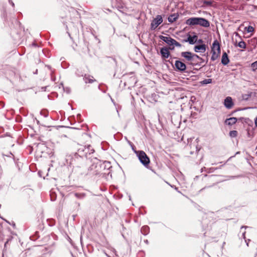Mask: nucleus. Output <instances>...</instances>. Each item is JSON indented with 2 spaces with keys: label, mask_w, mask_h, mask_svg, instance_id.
Here are the masks:
<instances>
[{
  "label": "nucleus",
  "mask_w": 257,
  "mask_h": 257,
  "mask_svg": "<svg viewBox=\"0 0 257 257\" xmlns=\"http://www.w3.org/2000/svg\"><path fill=\"white\" fill-rule=\"evenodd\" d=\"M94 152V149L90 145H80L77 149V152L76 153V154L81 158L85 157L87 158L88 156L91 154H93Z\"/></svg>",
  "instance_id": "nucleus-1"
},
{
  "label": "nucleus",
  "mask_w": 257,
  "mask_h": 257,
  "mask_svg": "<svg viewBox=\"0 0 257 257\" xmlns=\"http://www.w3.org/2000/svg\"><path fill=\"white\" fill-rule=\"evenodd\" d=\"M100 162L96 158H94L92 165L88 169V174L92 175H96L100 172Z\"/></svg>",
  "instance_id": "nucleus-2"
},
{
  "label": "nucleus",
  "mask_w": 257,
  "mask_h": 257,
  "mask_svg": "<svg viewBox=\"0 0 257 257\" xmlns=\"http://www.w3.org/2000/svg\"><path fill=\"white\" fill-rule=\"evenodd\" d=\"M137 155L140 162L145 167H147L150 164V161L149 158L143 151H134Z\"/></svg>",
  "instance_id": "nucleus-3"
},
{
  "label": "nucleus",
  "mask_w": 257,
  "mask_h": 257,
  "mask_svg": "<svg viewBox=\"0 0 257 257\" xmlns=\"http://www.w3.org/2000/svg\"><path fill=\"white\" fill-rule=\"evenodd\" d=\"M163 22V19L161 16L157 15L151 23V29L155 30L159 25Z\"/></svg>",
  "instance_id": "nucleus-4"
},
{
  "label": "nucleus",
  "mask_w": 257,
  "mask_h": 257,
  "mask_svg": "<svg viewBox=\"0 0 257 257\" xmlns=\"http://www.w3.org/2000/svg\"><path fill=\"white\" fill-rule=\"evenodd\" d=\"M174 65L176 70L179 72H185L187 68L186 65L185 63L180 60H176Z\"/></svg>",
  "instance_id": "nucleus-5"
},
{
  "label": "nucleus",
  "mask_w": 257,
  "mask_h": 257,
  "mask_svg": "<svg viewBox=\"0 0 257 257\" xmlns=\"http://www.w3.org/2000/svg\"><path fill=\"white\" fill-rule=\"evenodd\" d=\"M195 54L190 52H182L181 53V56L183 57L186 61L187 63L189 65L191 60L193 59V56Z\"/></svg>",
  "instance_id": "nucleus-6"
},
{
  "label": "nucleus",
  "mask_w": 257,
  "mask_h": 257,
  "mask_svg": "<svg viewBox=\"0 0 257 257\" xmlns=\"http://www.w3.org/2000/svg\"><path fill=\"white\" fill-rule=\"evenodd\" d=\"M197 25L208 28L210 26V22L206 19L203 18H198Z\"/></svg>",
  "instance_id": "nucleus-7"
},
{
  "label": "nucleus",
  "mask_w": 257,
  "mask_h": 257,
  "mask_svg": "<svg viewBox=\"0 0 257 257\" xmlns=\"http://www.w3.org/2000/svg\"><path fill=\"white\" fill-rule=\"evenodd\" d=\"M224 105L226 108L231 109L234 105L232 98L230 96L226 97L224 101Z\"/></svg>",
  "instance_id": "nucleus-8"
},
{
  "label": "nucleus",
  "mask_w": 257,
  "mask_h": 257,
  "mask_svg": "<svg viewBox=\"0 0 257 257\" xmlns=\"http://www.w3.org/2000/svg\"><path fill=\"white\" fill-rule=\"evenodd\" d=\"M199 59H201V57L195 54L193 56V59L191 60L189 65L192 66H201L200 63H199Z\"/></svg>",
  "instance_id": "nucleus-9"
},
{
  "label": "nucleus",
  "mask_w": 257,
  "mask_h": 257,
  "mask_svg": "<svg viewBox=\"0 0 257 257\" xmlns=\"http://www.w3.org/2000/svg\"><path fill=\"white\" fill-rule=\"evenodd\" d=\"M160 38L170 46H173L174 39L169 36H160Z\"/></svg>",
  "instance_id": "nucleus-10"
},
{
  "label": "nucleus",
  "mask_w": 257,
  "mask_h": 257,
  "mask_svg": "<svg viewBox=\"0 0 257 257\" xmlns=\"http://www.w3.org/2000/svg\"><path fill=\"white\" fill-rule=\"evenodd\" d=\"M198 18V17H192L189 18L186 21V24L190 26L197 25Z\"/></svg>",
  "instance_id": "nucleus-11"
},
{
  "label": "nucleus",
  "mask_w": 257,
  "mask_h": 257,
  "mask_svg": "<svg viewBox=\"0 0 257 257\" xmlns=\"http://www.w3.org/2000/svg\"><path fill=\"white\" fill-rule=\"evenodd\" d=\"M194 51L197 53H204L206 50V46L205 44L196 45L194 47Z\"/></svg>",
  "instance_id": "nucleus-12"
},
{
  "label": "nucleus",
  "mask_w": 257,
  "mask_h": 257,
  "mask_svg": "<svg viewBox=\"0 0 257 257\" xmlns=\"http://www.w3.org/2000/svg\"><path fill=\"white\" fill-rule=\"evenodd\" d=\"M160 53L162 57L164 59L168 58L170 55V53L168 49L166 47L162 48L160 50Z\"/></svg>",
  "instance_id": "nucleus-13"
},
{
  "label": "nucleus",
  "mask_w": 257,
  "mask_h": 257,
  "mask_svg": "<svg viewBox=\"0 0 257 257\" xmlns=\"http://www.w3.org/2000/svg\"><path fill=\"white\" fill-rule=\"evenodd\" d=\"M221 51L220 45L218 42L216 40L213 44L211 48V52Z\"/></svg>",
  "instance_id": "nucleus-14"
},
{
  "label": "nucleus",
  "mask_w": 257,
  "mask_h": 257,
  "mask_svg": "<svg viewBox=\"0 0 257 257\" xmlns=\"http://www.w3.org/2000/svg\"><path fill=\"white\" fill-rule=\"evenodd\" d=\"M198 37L196 35L191 36L189 35L187 40H184V42H188L190 44H194L197 41Z\"/></svg>",
  "instance_id": "nucleus-15"
},
{
  "label": "nucleus",
  "mask_w": 257,
  "mask_h": 257,
  "mask_svg": "<svg viewBox=\"0 0 257 257\" xmlns=\"http://www.w3.org/2000/svg\"><path fill=\"white\" fill-rule=\"evenodd\" d=\"M83 80L86 83H92L95 81V80L93 79V76L86 74L84 75Z\"/></svg>",
  "instance_id": "nucleus-16"
},
{
  "label": "nucleus",
  "mask_w": 257,
  "mask_h": 257,
  "mask_svg": "<svg viewBox=\"0 0 257 257\" xmlns=\"http://www.w3.org/2000/svg\"><path fill=\"white\" fill-rule=\"evenodd\" d=\"M229 60L228 59L227 54L226 52L223 53L221 58V63L224 65H226L228 64Z\"/></svg>",
  "instance_id": "nucleus-17"
},
{
  "label": "nucleus",
  "mask_w": 257,
  "mask_h": 257,
  "mask_svg": "<svg viewBox=\"0 0 257 257\" xmlns=\"http://www.w3.org/2000/svg\"><path fill=\"white\" fill-rule=\"evenodd\" d=\"M237 121V118L236 117H230L225 120V123L228 125H232L235 124Z\"/></svg>",
  "instance_id": "nucleus-18"
},
{
  "label": "nucleus",
  "mask_w": 257,
  "mask_h": 257,
  "mask_svg": "<svg viewBox=\"0 0 257 257\" xmlns=\"http://www.w3.org/2000/svg\"><path fill=\"white\" fill-rule=\"evenodd\" d=\"M178 18V15L177 14H174L170 15L168 18V20L170 23H173L176 21Z\"/></svg>",
  "instance_id": "nucleus-19"
},
{
  "label": "nucleus",
  "mask_w": 257,
  "mask_h": 257,
  "mask_svg": "<svg viewBox=\"0 0 257 257\" xmlns=\"http://www.w3.org/2000/svg\"><path fill=\"white\" fill-rule=\"evenodd\" d=\"M141 231L143 234L146 235L149 233L150 228L147 225L143 226L141 229Z\"/></svg>",
  "instance_id": "nucleus-20"
},
{
  "label": "nucleus",
  "mask_w": 257,
  "mask_h": 257,
  "mask_svg": "<svg viewBox=\"0 0 257 257\" xmlns=\"http://www.w3.org/2000/svg\"><path fill=\"white\" fill-rule=\"evenodd\" d=\"M212 56L211 57V59L212 61H214L216 60L220 54L221 51H216V52H211Z\"/></svg>",
  "instance_id": "nucleus-21"
},
{
  "label": "nucleus",
  "mask_w": 257,
  "mask_h": 257,
  "mask_svg": "<svg viewBox=\"0 0 257 257\" xmlns=\"http://www.w3.org/2000/svg\"><path fill=\"white\" fill-rule=\"evenodd\" d=\"M127 82L130 83L131 85H134L137 82L136 78L134 76H131L127 80Z\"/></svg>",
  "instance_id": "nucleus-22"
},
{
  "label": "nucleus",
  "mask_w": 257,
  "mask_h": 257,
  "mask_svg": "<svg viewBox=\"0 0 257 257\" xmlns=\"http://www.w3.org/2000/svg\"><path fill=\"white\" fill-rule=\"evenodd\" d=\"M235 46H238L240 48L245 49L246 48V44L243 41H240L238 42V43L236 45L234 44Z\"/></svg>",
  "instance_id": "nucleus-23"
},
{
  "label": "nucleus",
  "mask_w": 257,
  "mask_h": 257,
  "mask_svg": "<svg viewBox=\"0 0 257 257\" xmlns=\"http://www.w3.org/2000/svg\"><path fill=\"white\" fill-rule=\"evenodd\" d=\"M212 82V80L211 79H205L203 80V81H201V83L202 84H207L211 83Z\"/></svg>",
  "instance_id": "nucleus-24"
},
{
  "label": "nucleus",
  "mask_w": 257,
  "mask_h": 257,
  "mask_svg": "<svg viewBox=\"0 0 257 257\" xmlns=\"http://www.w3.org/2000/svg\"><path fill=\"white\" fill-rule=\"evenodd\" d=\"M74 195L76 197L80 199L83 198L85 197V194L84 193H75Z\"/></svg>",
  "instance_id": "nucleus-25"
},
{
  "label": "nucleus",
  "mask_w": 257,
  "mask_h": 257,
  "mask_svg": "<svg viewBox=\"0 0 257 257\" xmlns=\"http://www.w3.org/2000/svg\"><path fill=\"white\" fill-rule=\"evenodd\" d=\"M252 71H254L257 69V61L253 62L251 65Z\"/></svg>",
  "instance_id": "nucleus-26"
},
{
  "label": "nucleus",
  "mask_w": 257,
  "mask_h": 257,
  "mask_svg": "<svg viewBox=\"0 0 257 257\" xmlns=\"http://www.w3.org/2000/svg\"><path fill=\"white\" fill-rule=\"evenodd\" d=\"M245 29L248 33L252 32L254 31V28L250 26H248L247 27H245Z\"/></svg>",
  "instance_id": "nucleus-27"
},
{
  "label": "nucleus",
  "mask_w": 257,
  "mask_h": 257,
  "mask_svg": "<svg viewBox=\"0 0 257 257\" xmlns=\"http://www.w3.org/2000/svg\"><path fill=\"white\" fill-rule=\"evenodd\" d=\"M203 4L205 5L206 6H211V5L212 4V2L209 1H204L203 2Z\"/></svg>",
  "instance_id": "nucleus-28"
},
{
  "label": "nucleus",
  "mask_w": 257,
  "mask_h": 257,
  "mask_svg": "<svg viewBox=\"0 0 257 257\" xmlns=\"http://www.w3.org/2000/svg\"><path fill=\"white\" fill-rule=\"evenodd\" d=\"M229 134L231 137H234L237 135V132L236 131H232L230 132Z\"/></svg>",
  "instance_id": "nucleus-29"
},
{
  "label": "nucleus",
  "mask_w": 257,
  "mask_h": 257,
  "mask_svg": "<svg viewBox=\"0 0 257 257\" xmlns=\"http://www.w3.org/2000/svg\"><path fill=\"white\" fill-rule=\"evenodd\" d=\"M173 45H174L178 47H180L181 46V45L179 42H177L175 39Z\"/></svg>",
  "instance_id": "nucleus-30"
},
{
  "label": "nucleus",
  "mask_w": 257,
  "mask_h": 257,
  "mask_svg": "<svg viewBox=\"0 0 257 257\" xmlns=\"http://www.w3.org/2000/svg\"><path fill=\"white\" fill-rule=\"evenodd\" d=\"M205 62V60L201 57V59H199V63H200L201 66H204L205 65H203V63Z\"/></svg>",
  "instance_id": "nucleus-31"
},
{
  "label": "nucleus",
  "mask_w": 257,
  "mask_h": 257,
  "mask_svg": "<svg viewBox=\"0 0 257 257\" xmlns=\"http://www.w3.org/2000/svg\"><path fill=\"white\" fill-rule=\"evenodd\" d=\"M251 42H253L254 44L255 45L257 44V39L254 38L251 40Z\"/></svg>",
  "instance_id": "nucleus-32"
},
{
  "label": "nucleus",
  "mask_w": 257,
  "mask_h": 257,
  "mask_svg": "<svg viewBox=\"0 0 257 257\" xmlns=\"http://www.w3.org/2000/svg\"><path fill=\"white\" fill-rule=\"evenodd\" d=\"M9 3L12 5L13 7L15 6L14 3L12 2V0H9Z\"/></svg>",
  "instance_id": "nucleus-33"
},
{
  "label": "nucleus",
  "mask_w": 257,
  "mask_h": 257,
  "mask_svg": "<svg viewBox=\"0 0 257 257\" xmlns=\"http://www.w3.org/2000/svg\"><path fill=\"white\" fill-rule=\"evenodd\" d=\"M254 124L256 127H257V117L254 119Z\"/></svg>",
  "instance_id": "nucleus-34"
},
{
  "label": "nucleus",
  "mask_w": 257,
  "mask_h": 257,
  "mask_svg": "<svg viewBox=\"0 0 257 257\" xmlns=\"http://www.w3.org/2000/svg\"><path fill=\"white\" fill-rule=\"evenodd\" d=\"M198 43H202L203 41L202 39H199L198 41H197Z\"/></svg>",
  "instance_id": "nucleus-35"
},
{
  "label": "nucleus",
  "mask_w": 257,
  "mask_h": 257,
  "mask_svg": "<svg viewBox=\"0 0 257 257\" xmlns=\"http://www.w3.org/2000/svg\"><path fill=\"white\" fill-rule=\"evenodd\" d=\"M247 226H242L241 227V228H247Z\"/></svg>",
  "instance_id": "nucleus-36"
},
{
  "label": "nucleus",
  "mask_w": 257,
  "mask_h": 257,
  "mask_svg": "<svg viewBox=\"0 0 257 257\" xmlns=\"http://www.w3.org/2000/svg\"><path fill=\"white\" fill-rule=\"evenodd\" d=\"M8 242V240H7V241L5 243V246L6 247V244Z\"/></svg>",
  "instance_id": "nucleus-37"
},
{
  "label": "nucleus",
  "mask_w": 257,
  "mask_h": 257,
  "mask_svg": "<svg viewBox=\"0 0 257 257\" xmlns=\"http://www.w3.org/2000/svg\"><path fill=\"white\" fill-rule=\"evenodd\" d=\"M236 36H239V35L237 33H236Z\"/></svg>",
  "instance_id": "nucleus-38"
},
{
  "label": "nucleus",
  "mask_w": 257,
  "mask_h": 257,
  "mask_svg": "<svg viewBox=\"0 0 257 257\" xmlns=\"http://www.w3.org/2000/svg\"><path fill=\"white\" fill-rule=\"evenodd\" d=\"M244 234H245V232H244V233H243V235L244 236Z\"/></svg>",
  "instance_id": "nucleus-39"
}]
</instances>
